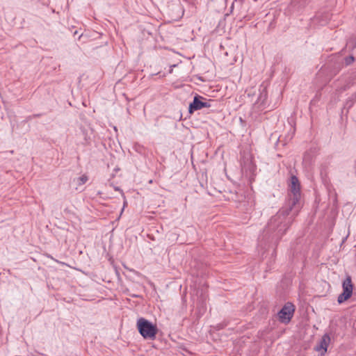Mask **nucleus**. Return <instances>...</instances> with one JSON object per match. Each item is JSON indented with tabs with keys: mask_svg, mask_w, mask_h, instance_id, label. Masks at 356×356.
Returning <instances> with one entry per match:
<instances>
[{
	"mask_svg": "<svg viewBox=\"0 0 356 356\" xmlns=\"http://www.w3.org/2000/svg\"><path fill=\"white\" fill-rule=\"evenodd\" d=\"M355 57L353 56V54L344 58L345 64L346 66L350 65L351 63H353Z\"/></svg>",
	"mask_w": 356,
	"mask_h": 356,
	"instance_id": "nucleus-9",
	"label": "nucleus"
},
{
	"mask_svg": "<svg viewBox=\"0 0 356 356\" xmlns=\"http://www.w3.org/2000/svg\"><path fill=\"white\" fill-rule=\"evenodd\" d=\"M268 93L266 87H262L259 88V95L257 99V104L260 105H264L266 104V101L267 99Z\"/></svg>",
	"mask_w": 356,
	"mask_h": 356,
	"instance_id": "nucleus-8",
	"label": "nucleus"
},
{
	"mask_svg": "<svg viewBox=\"0 0 356 356\" xmlns=\"http://www.w3.org/2000/svg\"><path fill=\"white\" fill-rule=\"evenodd\" d=\"M205 99L196 94L193 97V100L191 103H190L188 106V112L190 114L193 113L195 111L200 110L203 108H209L211 107L210 102H213L212 99H209L208 101H204Z\"/></svg>",
	"mask_w": 356,
	"mask_h": 356,
	"instance_id": "nucleus-5",
	"label": "nucleus"
},
{
	"mask_svg": "<svg viewBox=\"0 0 356 356\" xmlns=\"http://www.w3.org/2000/svg\"><path fill=\"white\" fill-rule=\"evenodd\" d=\"M298 212L299 210L288 205L283 206L270 218L259 240L276 246L289 229Z\"/></svg>",
	"mask_w": 356,
	"mask_h": 356,
	"instance_id": "nucleus-1",
	"label": "nucleus"
},
{
	"mask_svg": "<svg viewBox=\"0 0 356 356\" xmlns=\"http://www.w3.org/2000/svg\"><path fill=\"white\" fill-rule=\"evenodd\" d=\"M88 180V177L86 175H83L78 179V184L79 185H83L86 183V181Z\"/></svg>",
	"mask_w": 356,
	"mask_h": 356,
	"instance_id": "nucleus-10",
	"label": "nucleus"
},
{
	"mask_svg": "<svg viewBox=\"0 0 356 356\" xmlns=\"http://www.w3.org/2000/svg\"><path fill=\"white\" fill-rule=\"evenodd\" d=\"M349 99L353 100L354 103L356 102V92L349 98Z\"/></svg>",
	"mask_w": 356,
	"mask_h": 356,
	"instance_id": "nucleus-13",
	"label": "nucleus"
},
{
	"mask_svg": "<svg viewBox=\"0 0 356 356\" xmlns=\"http://www.w3.org/2000/svg\"><path fill=\"white\" fill-rule=\"evenodd\" d=\"M225 326V325H223L222 323H219V324L217 325L216 328L218 330H221V329L224 328Z\"/></svg>",
	"mask_w": 356,
	"mask_h": 356,
	"instance_id": "nucleus-12",
	"label": "nucleus"
},
{
	"mask_svg": "<svg viewBox=\"0 0 356 356\" xmlns=\"http://www.w3.org/2000/svg\"><path fill=\"white\" fill-rule=\"evenodd\" d=\"M137 329L140 335L145 339L154 340L158 332L156 325L145 318H139L136 323Z\"/></svg>",
	"mask_w": 356,
	"mask_h": 356,
	"instance_id": "nucleus-3",
	"label": "nucleus"
},
{
	"mask_svg": "<svg viewBox=\"0 0 356 356\" xmlns=\"http://www.w3.org/2000/svg\"><path fill=\"white\" fill-rule=\"evenodd\" d=\"M354 104V102L352 99H348L344 105V108L347 110L350 109Z\"/></svg>",
	"mask_w": 356,
	"mask_h": 356,
	"instance_id": "nucleus-11",
	"label": "nucleus"
},
{
	"mask_svg": "<svg viewBox=\"0 0 356 356\" xmlns=\"http://www.w3.org/2000/svg\"><path fill=\"white\" fill-rule=\"evenodd\" d=\"M295 312V306L291 302H286L277 313L279 321L282 323H289Z\"/></svg>",
	"mask_w": 356,
	"mask_h": 356,
	"instance_id": "nucleus-6",
	"label": "nucleus"
},
{
	"mask_svg": "<svg viewBox=\"0 0 356 356\" xmlns=\"http://www.w3.org/2000/svg\"><path fill=\"white\" fill-rule=\"evenodd\" d=\"M77 33H78V31H76L74 33V35H77Z\"/></svg>",
	"mask_w": 356,
	"mask_h": 356,
	"instance_id": "nucleus-17",
	"label": "nucleus"
},
{
	"mask_svg": "<svg viewBox=\"0 0 356 356\" xmlns=\"http://www.w3.org/2000/svg\"><path fill=\"white\" fill-rule=\"evenodd\" d=\"M326 23H327V20H326L325 22H322V23H321V25H323V24H326Z\"/></svg>",
	"mask_w": 356,
	"mask_h": 356,
	"instance_id": "nucleus-16",
	"label": "nucleus"
},
{
	"mask_svg": "<svg viewBox=\"0 0 356 356\" xmlns=\"http://www.w3.org/2000/svg\"><path fill=\"white\" fill-rule=\"evenodd\" d=\"M343 292L338 296L337 301L339 304L348 300L353 294V284L350 276H347L342 283Z\"/></svg>",
	"mask_w": 356,
	"mask_h": 356,
	"instance_id": "nucleus-4",
	"label": "nucleus"
},
{
	"mask_svg": "<svg viewBox=\"0 0 356 356\" xmlns=\"http://www.w3.org/2000/svg\"><path fill=\"white\" fill-rule=\"evenodd\" d=\"M41 115H42L41 114H35V115H33V117L38 118V117H40Z\"/></svg>",
	"mask_w": 356,
	"mask_h": 356,
	"instance_id": "nucleus-14",
	"label": "nucleus"
},
{
	"mask_svg": "<svg viewBox=\"0 0 356 356\" xmlns=\"http://www.w3.org/2000/svg\"><path fill=\"white\" fill-rule=\"evenodd\" d=\"M353 54H355L356 52V45L353 47Z\"/></svg>",
	"mask_w": 356,
	"mask_h": 356,
	"instance_id": "nucleus-15",
	"label": "nucleus"
},
{
	"mask_svg": "<svg viewBox=\"0 0 356 356\" xmlns=\"http://www.w3.org/2000/svg\"><path fill=\"white\" fill-rule=\"evenodd\" d=\"M290 193L289 194L288 200L285 204L292 208L296 209L300 211V184L298 177L295 175L291 177V181L289 184Z\"/></svg>",
	"mask_w": 356,
	"mask_h": 356,
	"instance_id": "nucleus-2",
	"label": "nucleus"
},
{
	"mask_svg": "<svg viewBox=\"0 0 356 356\" xmlns=\"http://www.w3.org/2000/svg\"><path fill=\"white\" fill-rule=\"evenodd\" d=\"M330 337L328 334H325L321 339L318 344L315 347L316 351H322L321 355H324L327 352L328 345L330 343Z\"/></svg>",
	"mask_w": 356,
	"mask_h": 356,
	"instance_id": "nucleus-7",
	"label": "nucleus"
},
{
	"mask_svg": "<svg viewBox=\"0 0 356 356\" xmlns=\"http://www.w3.org/2000/svg\"><path fill=\"white\" fill-rule=\"evenodd\" d=\"M115 189L116 191H119V190H120V188H119L118 187L115 188Z\"/></svg>",
	"mask_w": 356,
	"mask_h": 356,
	"instance_id": "nucleus-18",
	"label": "nucleus"
}]
</instances>
